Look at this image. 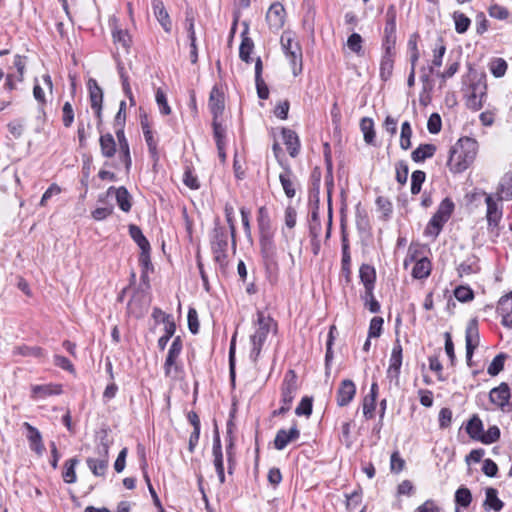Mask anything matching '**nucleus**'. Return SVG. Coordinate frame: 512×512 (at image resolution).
Wrapping results in <instances>:
<instances>
[{
    "label": "nucleus",
    "mask_w": 512,
    "mask_h": 512,
    "mask_svg": "<svg viewBox=\"0 0 512 512\" xmlns=\"http://www.w3.org/2000/svg\"><path fill=\"white\" fill-rule=\"evenodd\" d=\"M258 225L260 229V253L265 269L266 279L275 285L279 280L280 266L277 248L270 231V219L265 207L258 210Z\"/></svg>",
    "instance_id": "1"
},
{
    "label": "nucleus",
    "mask_w": 512,
    "mask_h": 512,
    "mask_svg": "<svg viewBox=\"0 0 512 512\" xmlns=\"http://www.w3.org/2000/svg\"><path fill=\"white\" fill-rule=\"evenodd\" d=\"M478 142L470 137L460 138L450 149L447 166L452 173L465 171L475 160Z\"/></svg>",
    "instance_id": "2"
},
{
    "label": "nucleus",
    "mask_w": 512,
    "mask_h": 512,
    "mask_svg": "<svg viewBox=\"0 0 512 512\" xmlns=\"http://www.w3.org/2000/svg\"><path fill=\"white\" fill-rule=\"evenodd\" d=\"M110 440L106 431H102L99 436V443L96 447L97 458L88 457L86 464L92 474L96 477H104L109 463Z\"/></svg>",
    "instance_id": "3"
},
{
    "label": "nucleus",
    "mask_w": 512,
    "mask_h": 512,
    "mask_svg": "<svg viewBox=\"0 0 512 512\" xmlns=\"http://www.w3.org/2000/svg\"><path fill=\"white\" fill-rule=\"evenodd\" d=\"M258 328L255 333L251 336L252 341V352L251 356L256 361L261 353L262 346L267 339V335L272 328L276 327L274 320L270 316H266L263 312L257 314Z\"/></svg>",
    "instance_id": "4"
},
{
    "label": "nucleus",
    "mask_w": 512,
    "mask_h": 512,
    "mask_svg": "<svg viewBox=\"0 0 512 512\" xmlns=\"http://www.w3.org/2000/svg\"><path fill=\"white\" fill-rule=\"evenodd\" d=\"M281 45L286 57L289 59L292 72L297 76L302 71V49L297 41L289 35H282Z\"/></svg>",
    "instance_id": "5"
},
{
    "label": "nucleus",
    "mask_w": 512,
    "mask_h": 512,
    "mask_svg": "<svg viewBox=\"0 0 512 512\" xmlns=\"http://www.w3.org/2000/svg\"><path fill=\"white\" fill-rule=\"evenodd\" d=\"M487 97V85L485 82L473 83L469 87V93L466 97V106L472 111H479L483 107V102Z\"/></svg>",
    "instance_id": "6"
},
{
    "label": "nucleus",
    "mask_w": 512,
    "mask_h": 512,
    "mask_svg": "<svg viewBox=\"0 0 512 512\" xmlns=\"http://www.w3.org/2000/svg\"><path fill=\"white\" fill-rule=\"evenodd\" d=\"M227 247L228 241L225 229L223 227H215L211 241L215 261L222 264L226 260Z\"/></svg>",
    "instance_id": "7"
},
{
    "label": "nucleus",
    "mask_w": 512,
    "mask_h": 512,
    "mask_svg": "<svg viewBox=\"0 0 512 512\" xmlns=\"http://www.w3.org/2000/svg\"><path fill=\"white\" fill-rule=\"evenodd\" d=\"M465 343L467 363L468 365H470V361L472 359L474 350L478 347L480 343L478 322L476 319L470 320L466 327Z\"/></svg>",
    "instance_id": "8"
},
{
    "label": "nucleus",
    "mask_w": 512,
    "mask_h": 512,
    "mask_svg": "<svg viewBox=\"0 0 512 512\" xmlns=\"http://www.w3.org/2000/svg\"><path fill=\"white\" fill-rule=\"evenodd\" d=\"M115 134L118 140L119 161L123 163L126 171L129 172L132 165V158L129 143L124 133V124H121V126H115Z\"/></svg>",
    "instance_id": "9"
},
{
    "label": "nucleus",
    "mask_w": 512,
    "mask_h": 512,
    "mask_svg": "<svg viewBox=\"0 0 512 512\" xmlns=\"http://www.w3.org/2000/svg\"><path fill=\"white\" fill-rule=\"evenodd\" d=\"M297 389V375L293 370H289L285 374L284 381L282 384V404L291 407Z\"/></svg>",
    "instance_id": "10"
},
{
    "label": "nucleus",
    "mask_w": 512,
    "mask_h": 512,
    "mask_svg": "<svg viewBox=\"0 0 512 512\" xmlns=\"http://www.w3.org/2000/svg\"><path fill=\"white\" fill-rule=\"evenodd\" d=\"M91 108L95 110L99 122L102 121L103 91L95 79H89L88 83Z\"/></svg>",
    "instance_id": "11"
},
{
    "label": "nucleus",
    "mask_w": 512,
    "mask_h": 512,
    "mask_svg": "<svg viewBox=\"0 0 512 512\" xmlns=\"http://www.w3.org/2000/svg\"><path fill=\"white\" fill-rule=\"evenodd\" d=\"M266 20L271 29L279 30L285 23V8L279 3H273L266 14Z\"/></svg>",
    "instance_id": "12"
},
{
    "label": "nucleus",
    "mask_w": 512,
    "mask_h": 512,
    "mask_svg": "<svg viewBox=\"0 0 512 512\" xmlns=\"http://www.w3.org/2000/svg\"><path fill=\"white\" fill-rule=\"evenodd\" d=\"M208 106L213 115V120H218L224 112L225 103L223 92L216 86L210 92Z\"/></svg>",
    "instance_id": "13"
},
{
    "label": "nucleus",
    "mask_w": 512,
    "mask_h": 512,
    "mask_svg": "<svg viewBox=\"0 0 512 512\" xmlns=\"http://www.w3.org/2000/svg\"><path fill=\"white\" fill-rule=\"evenodd\" d=\"M402 365V346L399 340H396L389 361V367L387 369V376L390 379H398L400 374V368Z\"/></svg>",
    "instance_id": "14"
},
{
    "label": "nucleus",
    "mask_w": 512,
    "mask_h": 512,
    "mask_svg": "<svg viewBox=\"0 0 512 512\" xmlns=\"http://www.w3.org/2000/svg\"><path fill=\"white\" fill-rule=\"evenodd\" d=\"M497 312L502 317V325L512 328V291L500 298Z\"/></svg>",
    "instance_id": "15"
},
{
    "label": "nucleus",
    "mask_w": 512,
    "mask_h": 512,
    "mask_svg": "<svg viewBox=\"0 0 512 512\" xmlns=\"http://www.w3.org/2000/svg\"><path fill=\"white\" fill-rule=\"evenodd\" d=\"M356 394V387L353 381L346 379L340 383L337 390V404L340 407L347 406Z\"/></svg>",
    "instance_id": "16"
},
{
    "label": "nucleus",
    "mask_w": 512,
    "mask_h": 512,
    "mask_svg": "<svg viewBox=\"0 0 512 512\" xmlns=\"http://www.w3.org/2000/svg\"><path fill=\"white\" fill-rule=\"evenodd\" d=\"M485 203L487 205L486 218L489 227H497L502 218V208L494 200L492 195H486Z\"/></svg>",
    "instance_id": "17"
},
{
    "label": "nucleus",
    "mask_w": 512,
    "mask_h": 512,
    "mask_svg": "<svg viewBox=\"0 0 512 512\" xmlns=\"http://www.w3.org/2000/svg\"><path fill=\"white\" fill-rule=\"evenodd\" d=\"M511 397V391L506 383H501L498 387L493 388L490 391V401L500 408H504L509 403Z\"/></svg>",
    "instance_id": "18"
},
{
    "label": "nucleus",
    "mask_w": 512,
    "mask_h": 512,
    "mask_svg": "<svg viewBox=\"0 0 512 512\" xmlns=\"http://www.w3.org/2000/svg\"><path fill=\"white\" fill-rule=\"evenodd\" d=\"M299 436L300 432L296 425L291 427L288 431L280 429L275 436L274 447L277 450H283L290 442L297 440Z\"/></svg>",
    "instance_id": "19"
},
{
    "label": "nucleus",
    "mask_w": 512,
    "mask_h": 512,
    "mask_svg": "<svg viewBox=\"0 0 512 512\" xmlns=\"http://www.w3.org/2000/svg\"><path fill=\"white\" fill-rule=\"evenodd\" d=\"M213 457H214V466L221 484L225 482V473H224V464H223V454L220 438L218 435L215 436L213 440Z\"/></svg>",
    "instance_id": "20"
},
{
    "label": "nucleus",
    "mask_w": 512,
    "mask_h": 512,
    "mask_svg": "<svg viewBox=\"0 0 512 512\" xmlns=\"http://www.w3.org/2000/svg\"><path fill=\"white\" fill-rule=\"evenodd\" d=\"M152 9L153 13L162 26V28L165 30V32L169 33L171 31V20L169 17V14L161 0H153L152 1Z\"/></svg>",
    "instance_id": "21"
},
{
    "label": "nucleus",
    "mask_w": 512,
    "mask_h": 512,
    "mask_svg": "<svg viewBox=\"0 0 512 512\" xmlns=\"http://www.w3.org/2000/svg\"><path fill=\"white\" fill-rule=\"evenodd\" d=\"M99 145L101 155L106 159H111L117 152V143L111 133L100 135Z\"/></svg>",
    "instance_id": "22"
},
{
    "label": "nucleus",
    "mask_w": 512,
    "mask_h": 512,
    "mask_svg": "<svg viewBox=\"0 0 512 512\" xmlns=\"http://www.w3.org/2000/svg\"><path fill=\"white\" fill-rule=\"evenodd\" d=\"M24 427L27 429V439L30 443V447L33 451H35L38 455H42L45 447L42 442V436L39 430L33 427L28 422L24 423Z\"/></svg>",
    "instance_id": "23"
},
{
    "label": "nucleus",
    "mask_w": 512,
    "mask_h": 512,
    "mask_svg": "<svg viewBox=\"0 0 512 512\" xmlns=\"http://www.w3.org/2000/svg\"><path fill=\"white\" fill-rule=\"evenodd\" d=\"M181 350L182 342L180 340V337H176L168 350V354L165 360L164 371L166 376H169L171 374L172 367L175 364L176 359L180 355Z\"/></svg>",
    "instance_id": "24"
},
{
    "label": "nucleus",
    "mask_w": 512,
    "mask_h": 512,
    "mask_svg": "<svg viewBox=\"0 0 512 512\" xmlns=\"http://www.w3.org/2000/svg\"><path fill=\"white\" fill-rule=\"evenodd\" d=\"M32 395L31 397L34 399L37 398H46L51 395H59L62 393L61 385L58 384H44V385H34L31 387Z\"/></svg>",
    "instance_id": "25"
},
{
    "label": "nucleus",
    "mask_w": 512,
    "mask_h": 512,
    "mask_svg": "<svg viewBox=\"0 0 512 512\" xmlns=\"http://www.w3.org/2000/svg\"><path fill=\"white\" fill-rule=\"evenodd\" d=\"M263 64L260 57L255 61V82L257 94L260 99H267L269 96V89L262 78Z\"/></svg>",
    "instance_id": "26"
},
{
    "label": "nucleus",
    "mask_w": 512,
    "mask_h": 512,
    "mask_svg": "<svg viewBox=\"0 0 512 512\" xmlns=\"http://www.w3.org/2000/svg\"><path fill=\"white\" fill-rule=\"evenodd\" d=\"M282 137L284 144L287 147L289 155L291 157L297 156L300 148L299 138L297 134L291 129L283 128Z\"/></svg>",
    "instance_id": "27"
},
{
    "label": "nucleus",
    "mask_w": 512,
    "mask_h": 512,
    "mask_svg": "<svg viewBox=\"0 0 512 512\" xmlns=\"http://www.w3.org/2000/svg\"><path fill=\"white\" fill-rule=\"evenodd\" d=\"M359 277L364 285L365 291L370 293V290L374 289L376 281V272L374 267L368 264H362L359 269Z\"/></svg>",
    "instance_id": "28"
},
{
    "label": "nucleus",
    "mask_w": 512,
    "mask_h": 512,
    "mask_svg": "<svg viewBox=\"0 0 512 512\" xmlns=\"http://www.w3.org/2000/svg\"><path fill=\"white\" fill-rule=\"evenodd\" d=\"M111 193L115 194L116 201L120 207V209L124 212H129L131 209V202H130V194L128 190L121 186L118 188L110 187L107 191V194L110 195Z\"/></svg>",
    "instance_id": "29"
},
{
    "label": "nucleus",
    "mask_w": 512,
    "mask_h": 512,
    "mask_svg": "<svg viewBox=\"0 0 512 512\" xmlns=\"http://www.w3.org/2000/svg\"><path fill=\"white\" fill-rule=\"evenodd\" d=\"M241 44L239 47V57L242 61L246 63L251 62L250 55L254 49V42L253 40L248 36V26L246 25L244 31L241 33Z\"/></svg>",
    "instance_id": "30"
},
{
    "label": "nucleus",
    "mask_w": 512,
    "mask_h": 512,
    "mask_svg": "<svg viewBox=\"0 0 512 512\" xmlns=\"http://www.w3.org/2000/svg\"><path fill=\"white\" fill-rule=\"evenodd\" d=\"M431 262L427 257L419 258L413 266L412 276L415 279H424L430 275Z\"/></svg>",
    "instance_id": "31"
},
{
    "label": "nucleus",
    "mask_w": 512,
    "mask_h": 512,
    "mask_svg": "<svg viewBox=\"0 0 512 512\" xmlns=\"http://www.w3.org/2000/svg\"><path fill=\"white\" fill-rule=\"evenodd\" d=\"M436 152V146L433 144H421L411 154L414 162H423L428 158L433 157Z\"/></svg>",
    "instance_id": "32"
},
{
    "label": "nucleus",
    "mask_w": 512,
    "mask_h": 512,
    "mask_svg": "<svg viewBox=\"0 0 512 512\" xmlns=\"http://www.w3.org/2000/svg\"><path fill=\"white\" fill-rule=\"evenodd\" d=\"M279 180L285 192V195L288 198H293L296 194V190L294 187L293 173L291 169L285 168L284 172H282L279 175Z\"/></svg>",
    "instance_id": "33"
},
{
    "label": "nucleus",
    "mask_w": 512,
    "mask_h": 512,
    "mask_svg": "<svg viewBox=\"0 0 512 512\" xmlns=\"http://www.w3.org/2000/svg\"><path fill=\"white\" fill-rule=\"evenodd\" d=\"M466 432L470 438L480 441L483 434V423L478 415H473L466 425Z\"/></svg>",
    "instance_id": "34"
},
{
    "label": "nucleus",
    "mask_w": 512,
    "mask_h": 512,
    "mask_svg": "<svg viewBox=\"0 0 512 512\" xmlns=\"http://www.w3.org/2000/svg\"><path fill=\"white\" fill-rule=\"evenodd\" d=\"M483 506L486 510L492 509L494 511H500L503 508L504 503L498 498L496 489L491 487L486 489V498Z\"/></svg>",
    "instance_id": "35"
},
{
    "label": "nucleus",
    "mask_w": 512,
    "mask_h": 512,
    "mask_svg": "<svg viewBox=\"0 0 512 512\" xmlns=\"http://www.w3.org/2000/svg\"><path fill=\"white\" fill-rule=\"evenodd\" d=\"M446 222H447L446 220L442 219L439 215H437L435 213L432 216V218L430 219V221L428 222V224L425 228L424 234L426 236H431L433 238H436L439 235L440 231L443 228V225Z\"/></svg>",
    "instance_id": "36"
},
{
    "label": "nucleus",
    "mask_w": 512,
    "mask_h": 512,
    "mask_svg": "<svg viewBox=\"0 0 512 512\" xmlns=\"http://www.w3.org/2000/svg\"><path fill=\"white\" fill-rule=\"evenodd\" d=\"M350 264H351V256L349 252V243L345 236L342 238V273L345 275V279L347 282L350 281Z\"/></svg>",
    "instance_id": "37"
},
{
    "label": "nucleus",
    "mask_w": 512,
    "mask_h": 512,
    "mask_svg": "<svg viewBox=\"0 0 512 512\" xmlns=\"http://www.w3.org/2000/svg\"><path fill=\"white\" fill-rule=\"evenodd\" d=\"M512 199V174L503 178L497 188V201Z\"/></svg>",
    "instance_id": "38"
},
{
    "label": "nucleus",
    "mask_w": 512,
    "mask_h": 512,
    "mask_svg": "<svg viewBox=\"0 0 512 512\" xmlns=\"http://www.w3.org/2000/svg\"><path fill=\"white\" fill-rule=\"evenodd\" d=\"M186 21L188 22V37L190 40V59L193 64H195L198 60V51H197V45H196V35L194 30V21L193 18H187Z\"/></svg>",
    "instance_id": "39"
},
{
    "label": "nucleus",
    "mask_w": 512,
    "mask_h": 512,
    "mask_svg": "<svg viewBox=\"0 0 512 512\" xmlns=\"http://www.w3.org/2000/svg\"><path fill=\"white\" fill-rule=\"evenodd\" d=\"M360 127L363 132L364 141L367 144L373 145L375 140L374 123L371 118H363L360 122Z\"/></svg>",
    "instance_id": "40"
},
{
    "label": "nucleus",
    "mask_w": 512,
    "mask_h": 512,
    "mask_svg": "<svg viewBox=\"0 0 512 512\" xmlns=\"http://www.w3.org/2000/svg\"><path fill=\"white\" fill-rule=\"evenodd\" d=\"M78 459L76 457L67 460L64 464V471L62 473V477L64 482L68 484H72L76 482V473L75 467L78 464Z\"/></svg>",
    "instance_id": "41"
},
{
    "label": "nucleus",
    "mask_w": 512,
    "mask_h": 512,
    "mask_svg": "<svg viewBox=\"0 0 512 512\" xmlns=\"http://www.w3.org/2000/svg\"><path fill=\"white\" fill-rule=\"evenodd\" d=\"M14 355H21L25 357H36L40 358L44 356L43 349L38 346H27V345H21L17 346L13 350Z\"/></svg>",
    "instance_id": "42"
},
{
    "label": "nucleus",
    "mask_w": 512,
    "mask_h": 512,
    "mask_svg": "<svg viewBox=\"0 0 512 512\" xmlns=\"http://www.w3.org/2000/svg\"><path fill=\"white\" fill-rule=\"evenodd\" d=\"M507 68V62L503 58H494L489 63V70L495 78L503 77Z\"/></svg>",
    "instance_id": "43"
},
{
    "label": "nucleus",
    "mask_w": 512,
    "mask_h": 512,
    "mask_svg": "<svg viewBox=\"0 0 512 512\" xmlns=\"http://www.w3.org/2000/svg\"><path fill=\"white\" fill-rule=\"evenodd\" d=\"M33 96L40 104L38 112L39 116L38 118L41 119L42 123H45L46 121V112L44 110V104L46 103L45 94L42 89V87L36 83L33 88Z\"/></svg>",
    "instance_id": "44"
},
{
    "label": "nucleus",
    "mask_w": 512,
    "mask_h": 512,
    "mask_svg": "<svg viewBox=\"0 0 512 512\" xmlns=\"http://www.w3.org/2000/svg\"><path fill=\"white\" fill-rule=\"evenodd\" d=\"M452 17L456 32L459 34L465 33L471 24V20L464 13L459 11H455Z\"/></svg>",
    "instance_id": "45"
},
{
    "label": "nucleus",
    "mask_w": 512,
    "mask_h": 512,
    "mask_svg": "<svg viewBox=\"0 0 512 512\" xmlns=\"http://www.w3.org/2000/svg\"><path fill=\"white\" fill-rule=\"evenodd\" d=\"M129 233L131 238L137 243L141 250L150 249V244L146 237L143 235L141 229L136 225H130Z\"/></svg>",
    "instance_id": "46"
},
{
    "label": "nucleus",
    "mask_w": 512,
    "mask_h": 512,
    "mask_svg": "<svg viewBox=\"0 0 512 512\" xmlns=\"http://www.w3.org/2000/svg\"><path fill=\"white\" fill-rule=\"evenodd\" d=\"M412 129L410 123L405 121L401 125L400 147L408 150L411 147Z\"/></svg>",
    "instance_id": "47"
},
{
    "label": "nucleus",
    "mask_w": 512,
    "mask_h": 512,
    "mask_svg": "<svg viewBox=\"0 0 512 512\" xmlns=\"http://www.w3.org/2000/svg\"><path fill=\"white\" fill-rule=\"evenodd\" d=\"M505 359L506 354L504 353H500L497 356H495L487 368V373L491 376L498 375L504 368Z\"/></svg>",
    "instance_id": "48"
},
{
    "label": "nucleus",
    "mask_w": 512,
    "mask_h": 512,
    "mask_svg": "<svg viewBox=\"0 0 512 512\" xmlns=\"http://www.w3.org/2000/svg\"><path fill=\"white\" fill-rule=\"evenodd\" d=\"M213 135L216 146L225 145L226 128L222 125L221 121L212 120Z\"/></svg>",
    "instance_id": "49"
},
{
    "label": "nucleus",
    "mask_w": 512,
    "mask_h": 512,
    "mask_svg": "<svg viewBox=\"0 0 512 512\" xmlns=\"http://www.w3.org/2000/svg\"><path fill=\"white\" fill-rule=\"evenodd\" d=\"M472 501V494L466 487L459 488L455 493V502L461 507H468Z\"/></svg>",
    "instance_id": "50"
},
{
    "label": "nucleus",
    "mask_w": 512,
    "mask_h": 512,
    "mask_svg": "<svg viewBox=\"0 0 512 512\" xmlns=\"http://www.w3.org/2000/svg\"><path fill=\"white\" fill-rule=\"evenodd\" d=\"M426 174L422 170H416L411 175V193L416 195L421 191V186L425 181Z\"/></svg>",
    "instance_id": "51"
},
{
    "label": "nucleus",
    "mask_w": 512,
    "mask_h": 512,
    "mask_svg": "<svg viewBox=\"0 0 512 512\" xmlns=\"http://www.w3.org/2000/svg\"><path fill=\"white\" fill-rule=\"evenodd\" d=\"M454 210V203L451 199L445 198L439 205L436 214L439 215L442 219L448 221L452 212Z\"/></svg>",
    "instance_id": "52"
},
{
    "label": "nucleus",
    "mask_w": 512,
    "mask_h": 512,
    "mask_svg": "<svg viewBox=\"0 0 512 512\" xmlns=\"http://www.w3.org/2000/svg\"><path fill=\"white\" fill-rule=\"evenodd\" d=\"M393 71V59L391 56L387 53L385 56H383L381 60L380 65V76L383 80H387L392 75Z\"/></svg>",
    "instance_id": "53"
},
{
    "label": "nucleus",
    "mask_w": 512,
    "mask_h": 512,
    "mask_svg": "<svg viewBox=\"0 0 512 512\" xmlns=\"http://www.w3.org/2000/svg\"><path fill=\"white\" fill-rule=\"evenodd\" d=\"M112 35L115 43L120 44L125 50H128L131 38L127 31L117 29L113 31Z\"/></svg>",
    "instance_id": "54"
},
{
    "label": "nucleus",
    "mask_w": 512,
    "mask_h": 512,
    "mask_svg": "<svg viewBox=\"0 0 512 512\" xmlns=\"http://www.w3.org/2000/svg\"><path fill=\"white\" fill-rule=\"evenodd\" d=\"M500 438V429L497 426H491L487 432H483L480 442L483 444H491L496 442Z\"/></svg>",
    "instance_id": "55"
},
{
    "label": "nucleus",
    "mask_w": 512,
    "mask_h": 512,
    "mask_svg": "<svg viewBox=\"0 0 512 512\" xmlns=\"http://www.w3.org/2000/svg\"><path fill=\"white\" fill-rule=\"evenodd\" d=\"M446 52V47L442 43L435 47L433 50V60L432 65L429 67V72H434V67H440L442 65V59Z\"/></svg>",
    "instance_id": "56"
},
{
    "label": "nucleus",
    "mask_w": 512,
    "mask_h": 512,
    "mask_svg": "<svg viewBox=\"0 0 512 512\" xmlns=\"http://www.w3.org/2000/svg\"><path fill=\"white\" fill-rule=\"evenodd\" d=\"M348 48L357 55L362 54V37L358 33H353L347 40Z\"/></svg>",
    "instance_id": "57"
},
{
    "label": "nucleus",
    "mask_w": 512,
    "mask_h": 512,
    "mask_svg": "<svg viewBox=\"0 0 512 512\" xmlns=\"http://www.w3.org/2000/svg\"><path fill=\"white\" fill-rule=\"evenodd\" d=\"M362 299L365 302V306L371 313H378L380 311V304L375 299L373 295V290H370V293H368V291H365L364 295H362Z\"/></svg>",
    "instance_id": "58"
},
{
    "label": "nucleus",
    "mask_w": 512,
    "mask_h": 512,
    "mask_svg": "<svg viewBox=\"0 0 512 512\" xmlns=\"http://www.w3.org/2000/svg\"><path fill=\"white\" fill-rule=\"evenodd\" d=\"M396 180L399 184L404 185L408 179L409 168L405 161H399L396 164Z\"/></svg>",
    "instance_id": "59"
},
{
    "label": "nucleus",
    "mask_w": 512,
    "mask_h": 512,
    "mask_svg": "<svg viewBox=\"0 0 512 512\" xmlns=\"http://www.w3.org/2000/svg\"><path fill=\"white\" fill-rule=\"evenodd\" d=\"M74 121V110L70 102H65L62 107V122L68 128Z\"/></svg>",
    "instance_id": "60"
},
{
    "label": "nucleus",
    "mask_w": 512,
    "mask_h": 512,
    "mask_svg": "<svg viewBox=\"0 0 512 512\" xmlns=\"http://www.w3.org/2000/svg\"><path fill=\"white\" fill-rule=\"evenodd\" d=\"M295 413L298 416H310L312 413V398L303 397L299 405L296 407Z\"/></svg>",
    "instance_id": "61"
},
{
    "label": "nucleus",
    "mask_w": 512,
    "mask_h": 512,
    "mask_svg": "<svg viewBox=\"0 0 512 512\" xmlns=\"http://www.w3.org/2000/svg\"><path fill=\"white\" fill-rule=\"evenodd\" d=\"M156 102L159 106L161 114L169 115L171 113V108L167 102L166 95L161 89L156 91Z\"/></svg>",
    "instance_id": "62"
},
{
    "label": "nucleus",
    "mask_w": 512,
    "mask_h": 512,
    "mask_svg": "<svg viewBox=\"0 0 512 512\" xmlns=\"http://www.w3.org/2000/svg\"><path fill=\"white\" fill-rule=\"evenodd\" d=\"M442 127L441 117L437 113H433L430 115L427 122V129L431 134H437L440 132Z\"/></svg>",
    "instance_id": "63"
},
{
    "label": "nucleus",
    "mask_w": 512,
    "mask_h": 512,
    "mask_svg": "<svg viewBox=\"0 0 512 512\" xmlns=\"http://www.w3.org/2000/svg\"><path fill=\"white\" fill-rule=\"evenodd\" d=\"M405 461L400 457L398 451H395L391 455L390 459V469L394 473H399L404 469Z\"/></svg>",
    "instance_id": "64"
}]
</instances>
